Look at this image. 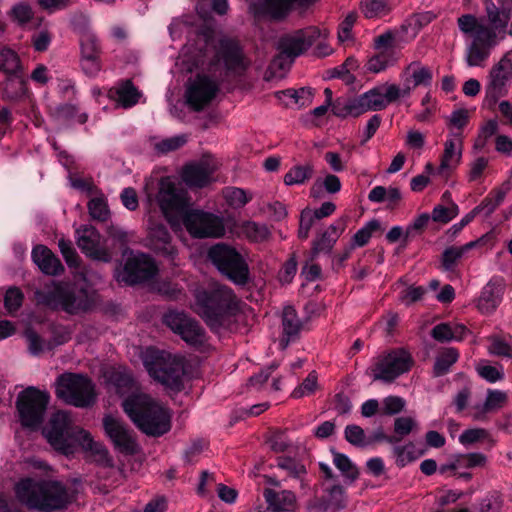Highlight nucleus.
<instances>
[{"instance_id": "nucleus-1", "label": "nucleus", "mask_w": 512, "mask_h": 512, "mask_svg": "<svg viewBox=\"0 0 512 512\" xmlns=\"http://www.w3.org/2000/svg\"><path fill=\"white\" fill-rule=\"evenodd\" d=\"M148 202L159 205L174 231H180L183 224L194 238L219 237L224 233L221 218L211 213L190 209L186 194H148Z\"/></svg>"}, {"instance_id": "nucleus-2", "label": "nucleus", "mask_w": 512, "mask_h": 512, "mask_svg": "<svg viewBox=\"0 0 512 512\" xmlns=\"http://www.w3.org/2000/svg\"><path fill=\"white\" fill-rule=\"evenodd\" d=\"M17 500L37 512H59L68 508L74 495L62 482L24 478L15 486Z\"/></svg>"}, {"instance_id": "nucleus-3", "label": "nucleus", "mask_w": 512, "mask_h": 512, "mask_svg": "<svg viewBox=\"0 0 512 512\" xmlns=\"http://www.w3.org/2000/svg\"><path fill=\"white\" fill-rule=\"evenodd\" d=\"M194 297L192 309L211 330L219 332L230 327L239 309V299L230 287L217 285L211 290L197 289Z\"/></svg>"}, {"instance_id": "nucleus-4", "label": "nucleus", "mask_w": 512, "mask_h": 512, "mask_svg": "<svg viewBox=\"0 0 512 512\" xmlns=\"http://www.w3.org/2000/svg\"><path fill=\"white\" fill-rule=\"evenodd\" d=\"M122 407L135 426L144 434L159 437L171 429V413L145 393L128 396Z\"/></svg>"}, {"instance_id": "nucleus-5", "label": "nucleus", "mask_w": 512, "mask_h": 512, "mask_svg": "<svg viewBox=\"0 0 512 512\" xmlns=\"http://www.w3.org/2000/svg\"><path fill=\"white\" fill-rule=\"evenodd\" d=\"M142 360L154 380L173 391L178 392L183 389L185 370L182 358L165 351L147 348L142 355Z\"/></svg>"}, {"instance_id": "nucleus-6", "label": "nucleus", "mask_w": 512, "mask_h": 512, "mask_svg": "<svg viewBox=\"0 0 512 512\" xmlns=\"http://www.w3.org/2000/svg\"><path fill=\"white\" fill-rule=\"evenodd\" d=\"M209 261L229 281L245 286L250 280V269L245 257L233 246L217 243L207 252Z\"/></svg>"}, {"instance_id": "nucleus-7", "label": "nucleus", "mask_w": 512, "mask_h": 512, "mask_svg": "<svg viewBox=\"0 0 512 512\" xmlns=\"http://www.w3.org/2000/svg\"><path fill=\"white\" fill-rule=\"evenodd\" d=\"M55 394L66 404L87 408L96 401L95 385L82 374L65 373L56 381Z\"/></svg>"}, {"instance_id": "nucleus-8", "label": "nucleus", "mask_w": 512, "mask_h": 512, "mask_svg": "<svg viewBox=\"0 0 512 512\" xmlns=\"http://www.w3.org/2000/svg\"><path fill=\"white\" fill-rule=\"evenodd\" d=\"M79 431L84 429L75 426L66 411L53 413L43 428V434L50 445L66 456L74 453V443L79 440Z\"/></svg>"}, {"instance_id": "nucleus-9", "label": "nucleus", "mask_w": 512, "mask_h": 512, "mask_svg": "<svg viewBox=\"0 0 512 512\" xmlns=\"http://www.w3.org/2000/svg\"><path fill=\"white\" fill-rule=\"evenodd\" d=\"M48 303L61 308L70 314L90 310L98 301V295L93 289L77 285L60 284L54 287L47 297Z\"/></svg>"}, {"instance_id": "nucleus-10", "label": "nucleus", "mask_w": 512, "mask_h": 512, "mask_svg": "<svg viewBox=\"0 0 512 512\" xmlns=\"http://www.w3.org/2000/svg\"><path fill=\"white\" fill-rule=\"evenodd\" d=\"M49 400L47 392L35 387L21 391L16 400L21 425L32 430L38 429L44 420Z\"/></svg>"}, {"instance_id": "nucleus-11", "label": "nucleus", "mask_w": 512, "mask_h": 512, "mask_svg": "<svg viewBox=\"0 0 512 512\" xmlns=\"http://www.w3.org/2000/svg\"><path fill=\"white\" fill-rule=\"evenodd\" d=\"M411 355L404 349H392L373 359L369 372L374 381L393 382L412 367Z\"/></svg>"}, {"instance_id": "nucleus-12", "label": "nucleus", "mask_w": 512, "mask_h": 512, "mask_svg": "<svg viewBox=\"0 0 512 512\" xmlns=\"http://www.w3.org/2000/svg\"><path fill=\"white\" fill-rule=\"evenodd\" d=\"M125 264L121 269L116 270V279L118 282L125 284H136L152 278L156 271L154 261L143 253H136L126 250Z\"/></svg>"}, {"instance_id": "nucleus-13", "label": "nucleus", "mask_w": 512, "mask_h": 512, "mask_svg": "<svg viewBox=\"0 0 512 512\" xmlns=\"http://www.w3.org/2000/svg\"><path fill=\"white\" fill-rule=\"evenodd\" d=\"M220 161L212 155H204L198 161L183 166L180 172L182 182L191 189H202L214 181V173L220 168Z\"/></svg>"}, {"instance_id": "nucleus-14", "label": "nucleus", "mask_w": 512, "mask_h": 512, "mask_svg": "<svg viewBox=\"0 0 512 512\" xmlns=\"http://www.w3.org/2000/svg\"><path fill=\"white\" fill-rule=\"evenodd\" d=\"M163 323L190 345L199 346L206 341L203 327L184 312L169 310L163 315Z\"/></svg>"}, {"instance_id": "nucleus-15", "label": "nucleus", "mask_w": 512, "mask_h": 512, "mask_svg": "<svg viewBox=\"0 0 512 512\" xmlns=\"http://www.w3.org/2000/svg\"><path fill=\"white\" fill-rule=\"evenodd\" d=\"M511 79L512 60L506 54L491 67L487 76L485 101L490 107L494 106L501 97L507 95Z\"/></svg>"}, {"instance_id": "nucleus-16", "label": "nucleus", "mask_w": 512, "mask_h": 512, "mask_svg": "<svg viewBox=\"0 0 512 512\" xmlns=\"http://www.w3.org/2000/svg\"><path fill=\"white\" fill-rule=\"evenodd\" d=\"M399 99V85L386 83L356 97L354 109H358V113L361 114L367 111H381Z\"/></svg>"}, {"instance_id": "nucleus-17", "label": "nucleus", "mask_w": 512, "mask_h": 512, "mask_svg": "<svg viewBox=\"0 0 512 512\" xmlns=\"http://www.w3.org/2000/svg\"><path fill=\"white\" fill-rule=\"evenodd\" d=\"M219 90L217 81L207 75L199 74L187 85L186 103L193 111H202L214 100Z\"/></svg>"}, {"instance_id": "nucleus-18", "label": "nucleus", "mask_w": 512, "mask_h": 512, "mask_svg": "<svg viewBox=\"0 0 512 512\" xmlns=\"http://www.w3.org/2000/svg\"><path fill=\"white\" fill-rule=\"evenodd\" d=\"M327 36L328 31L309 26L283 36L279 42V48L281 54L293 59L306 52L317 39L327 38Z\"/></svg>"}, {"instance_id": "nucleus-19", "label": "nucleus", "mask_w": 512, "mask_h": 512, "mask_svg": "<svg viewBox=\"0 0 512 512\" xmlns=\"http://www.w3.org/2000/svg\"><path fill=\"white\" fill-rule=\"evenodd\" d=\"M462 148V139L459 135L453 134L444 143L440 165L434 167L431 163H427L425 171L433 177H439L440 181L446 182L461 162Z\"/></svg>"}, {"instance_id": "nucleus-20", "label": "nucleus", "mask_w": 512, "mask_h": 512, "mask_svg": "<svg viewBox=\"0 0 512 512\" xmlns=\"http://www.w3.org/2000/svg\"><path fill=\"white\" fill-rule=\"evenodd\" d=\"M103 426L105 433L120 452L127 455L138 452L139 446L132 431L121 420L107 415L103 419Z\"/></svg>"}, {"instance_id": "nucleus-21", "label": "nucleus", "mask_w": 512, "mask_h": 512, "mask_svg": "<svg viewBox=\"0 0 512 512\" xmlns=\"http://www.w3.org/2000/svg\"><path fill=\"white\" fill-rule=\"evenodd\" d=\"M403 87L399 86L400 98H407L411 92L419 86H430L433 80V72L430 67L421 61H412L407 64L400 73Z\"/></svg>"}, {"instance_id": "nucleus-22", "label": "nucleus", "mask_w": 512, "mask_h": 512, "mask_svg": "<svg viewBox=\"0 0 512 512\" xmlns=\"http://www.w3.org/2000/svg\"><path fill=\"white\" fill-rule=\"evenodd\" d=\"M216 58L224 64L228 72L241 75L250 66L239 43L232 39H222L216 52Z\"/></svg>"}, {"instance_id": "nucleus-23", "label": "nucleus", "mask_w": 512, "mask_h": 512, "mask_svg": "<svg viewBox=\"0 0 512 512\" xmlns=\"http://www.w3.org/2000/svg\"><path fill=\"white\" fill-rule=\"evenodd\" d=\"M77 245L87 256L102 262L111 260L110 253L101 244V235L92 226L84 225L76 230Z\"/></svg>"}, {"instance_id": "nucleus-24", "label": "nucleus", "mask_w": 512, "mask_h": 512, "mask_svg": "<svg viewBox=\"0 0 512 512\" xmlns=\"http://www.w3.org/2000/svg\"><path fill=\"white\" fill-rule=\"evenodd\" d=\"M496 43V33L491 28H483L480 36H475L467 48L468 66H482L490 55V49Z\"/></svg>"}, {"instance_id": "nucleus-25", "label": "nucleus", "mask_w": 512, "mask_h": 512, "mask_svg": "<svg viewBox=\"0 0 512 512\" xmlns=\"http://www.w3.org/2000/svg\"><path fill=\"white\" fill-rule=\"evenodd\" d=\"M78 433H80V435L77 443L86 453V458L90 462H93L102 468L113 469L115 467L113 457L110 455L108 449L103 443L95 441L91 434L86 430L79 431Z\"/></svg>"}, {"instance_id": "nucleus-26", "label": "nucleus", "mask_w": 512, "mask_h": 512, "mask_svg": "<svg viewBox=\"0 0 512 512\" xmlns=\"http://www.w3.org/2000/svg\"><path fill=\"white\" fill-rule=\"evenodd\" d=\"M491 29L507 27L512 15V0H482Z\"/></svg>"}, {"instance_id": "nucleus-27", "label": "nucleus", "mask_w": 512, "mask_h": 512, "mask_svg": "<svg viewBox=\"0 0 512 512\" xmlns=\"http://www.w3.org/2000/svg\"><path fill=\"white\" fill-rule=\"evenodd\" d=\"M81 67L89 77H95L101 70L100 47L93 36H86L81 41Z\"/></svg>"}, {"instance_id": "nucleus-28", "label": "nucleus", "mask_w": 512, "mask_h": 512, "mask_svg": "<svg viewBox=\"0 0 512 512\" xmlns=\"http://www.w3.org/2000/svg\"><path fill=\"white\" fill-rule=\"evenodd\" d=\"M281 319L283 336L279 341V345L282 349H285L291 341L298 338L302 329V321L298 317L295 308L290 305L283 308Z\"/></svg>"}, {"instance_id": "nucleus-29", "label": "nucleus", "mask_w": 512, "mask_h": 512, "mask_svg": "<svg viewBox=\"0 0 512 512\" xmlns=\"http://www.w3.org/2000/svg\"><path fill=\"white\" fill-rule=\"evenodd\" d=\"M345 229V221L339 219L331 224L313 241L311 261L320 253H329Z\"/></svg>"}, {"instance_id": "nucleus-30", "label": "nucleus", "mask_w": 512, "mask_h": 512, "mask_svg": "<svg viewBox=\"0 0 512 512\" xmlns=\"http://www.w3.org/2000/svg\"><path fill=\"white\" fill-rule=\"evenodd\" d=\"M32 259L44 274L58 275L64 270L60 260L44 245L32 250Z\"/></svg>"}, {"instance_id": "nucleus-31", "label": "nucleus", "mask_w": 512, "mask_h": 512, "mask_svg": "<svg viewBox=\"0 0 512 512\" xmlns=\"http://www.w3.org/2000/svg\"><path fill=\"white\" fill-rule=\"evenodd\" d=\"M263 496L268 504V510L271 512L292 511L296 502L294 493L289 490L276 492L266 488L263 492Z\"/></svg>"}, {"instance_id": "nucleus-32", "label": "nucleus", "mask_w": 512, "mask_h": 512, "mask_svg": "<svg viewBox=\"0 0 512 512\" xmlns=\"http://www.w3.org/2000/svg\"><path fill=\"white\" fill-rule=\"evenodd\" d=\"M346 507V497L343 487L333 485L325 489V495L317 505L318 512H336Z\"/></svg>"}, {"instance_id": "nucleus-33", "label": "nucleus", "mask_w": 512, "mask_h": 512, "mask_svg": "<svg viewBox=\"0 0 512 512\" xmlns=\"http://www.w3.org/2000/svg\"><path fill=\"white\" fill-rule=\"evenodd\" d=\"M109 95L116 97L124 108H129L138 103L141 93L129 79L120 81L117 86L110 89Z\"/></svg>"}, {"instance_id": "nucleus-34", "label": "nucleus", "mask_w": 512, "mask_h": 512, "mask_svg": "<svg viewBox=\"0 0 512 512\" xmlns=\"http://www.w3.org/2000/svg\"><path fill=\"white\" fill-rule=\"evenodd\" d=\"M26 81L21 71L6 75L2 82V99L7 101H16L26 94Z\"/></svg>"}, {"instance_id": "nucleus-35", "label": "nucleus", "mask_w": 512, "mask_h": 512, "mask_svg": "<svg viewBox=\"0 0 512 512\" xmlns=\"http://www.w3.org/2000/svg\"><path fill=\"white\" fill-rule=\"evenodd\" d=\"M398 61L396 52H379L375 51L374 54L367 58L364 65L366 72L372 74H379L386 71L388 68L394 66Z\"/></svg>"}, {"instance_id": "nucleus-36", "label": "nucleus", "mask_w": 512, "mask_h": 512, "mask_svg": "<svg viewBox=\"0 0 512 512\" xmlns=\"http://www.w3.org/2000/svg\"><path fill=\"white\" fill-rule=\"evenodd\" d=\"M487 236L478 240L471 241L462 246H451L444 250L442 254V266L444 270L451 271L457 265L458 261L472 248L482 243Z\"/></svg>"}, {"instance_id": "nucleus-37", "label": "nucleus", "mask_w": 512, "mask_h": 512, "mask_svg": "<svg viewBox=\"0 0 512 512\" xmlns=\"http://www.w3.org/2000/svg\"><path fill=\"white\" fill-rule=\"evenodd\" d=\"M149 234L155 249L160 250L171 258L174 257L176 250L170 244L171 237L165 226L161 224L155 225L150 228Z\"/></svg>"}, {"instance_id": "nucleus-38", "label": "nucleus", "mask_w": 512, "mask_h": 512, "mask_svg": "<svg viewBox=\"0 0 512 512\" xmlns=\"http://www.w3.org/2000/svg\"><path fill=\"white\" fill-rule=\"evenodd\" d=\"M109 381L115 386L120 394L132 392L131 395L139 393L136 382L132 375L124 368L114 369L109 376Z\"/></svg>"}, {"instance_id": "nucleus-39", "label": "nucleus", "mask_w": 512, "mask_h": 512, "mask_svg": "<svg viewBox=\"0 0 512 512\" xmlns=\"http://www.w3.org/2000/svg\"><path fill=\"white\" fill-rule=\"evenodd\" d=\"M501 302V290L493 285L484 287L479 300L478 309L482 313H492Z\"/></svg>"}, {"instance_id": "nucleus-40", "label": "nucleus", "mask_w": 512, "mask_h": 512, "mask_svg": "<svg viewBox=\"0 0 512 512\" xmlns=\"http://www.w3.org/2000/svg\"><path fill=\"white\" fill-rule=\"evenodd\" d=\"M382 224L377 219H372L368 221L362 228H360L352 237L351 241V249L354 247H363L366 245L370 238L376 234H381L383 232Z\"/></svg>"}, {"instance_id": "nucleus-41", "label": "nucleus", "mask_w": 512, "mask_h": 512, "mask_svg": "<svg viewBox=\"0 0 512 512\" xmlns=\"http://www.w3.org/2000/svg\"><path fill=\"white\" fill-rule=\"evenodd\" d=\"M276 96L282 100L283 97L289 98L291 101L286 105L295 104L298 108L309 106L312 103L313 92L311 88L302 87L298 90L287 89L276 93Z\"/></svg>"}, {"instance_id": "nucleus-42", "label": "nucleus", "mask_w": 512, "mask_h": 512, "mask_svg": "<svg viewBox=\"0 0 512 512\" xmlns=\"http://www.w3.org/2000/svg\"><path fill=\"white\" fill-rule=\"evenodd\" d=\"M314 174V167L310 163L293 166L285 175L284 183L287 186L303 184L310 180Z\"/></svg>"}, {"instance_id": "nucleus-43", "label": "nucleus", "mask_w": 512, "mask_h": 512, "mask_svg": "<svg viewBox=\"0 0 512 512\" xmlns=\"http://www.w3.org/2000/svg\"><path fill=\"white\" fill-rule=\"evenodd\" d=\"M241 233L249 241L255 243H262L267 241L271 233L268 227L264 224H259L253 221H247L241 226Z\"/></svg>"}, {"instance_id": "nucleus-44", "label": "nucleus", "mask_w": 512, "mask_h": 512, "mask_svg": "<svg viewBox=\"0 0 512 512\" xmlns=\"http://www.w3.org/2000/svg\"><path fill=\"white\" fill-rule=\"evenodd\" d=\"M277 467L284 470L289 477L298 479L301 482H303L304 476L307 474L305 466L301 462L290 457H278Z\"/></svg>"}, {"instance_id": "nucleus-45", "label": "nucleus", "mask_w": 512, "mask_h": 512, "mask_svg": "<svg viewBox=\"0 0 512 512\" xmlns=\"http://www.w3.org/2000/svg\"><path fill=\"white\" fill-rule=\"evenodd\" d=\"M392 452L395 457V462L399 467H404L415 461L422 454L417 452L415 445L412 442L405 445L394 446Z\"/></svg>"}, {"instance_id": "nucleus-46", "label": "nucleus", "mask_w": 512, "mask_h": 512, "mask_svg": "<svg viewBox=\"0 0 512 512\" xmlns=\"http://www.w3.org/2000/svg\"><path fill=\"white\" fill-rule=\"evenodd\" d=\"M458 351L454 348L445 349L436 359L433 372L435 376H442L446 374L450 367L458 359Z\"/></svg>"}, {"instance_id": "nucleus-47", "label": "nucleus", "mask_w": 512, "mask_h": 512, "mask_svg": "<svg viewBox=\"0 0 512 512\" xmlns=\"http://www.w3.org/2000/svg\"><path fill=\"white\" fill-rule=\"evenodd\" d=\"M267 444L275 453H283L292 447V441L287 435L286 430H273L267 438Z\"/></svg>"}, {"instance_id": "nucleus-48", "label": "nucleus", "mask_w": 512, "mask_h": 512, "mask_svg": "<svg viewBox=\"0 0 512 512\" xmlns=\"http://www.w3.org/2000/svg\"><path fill=\"white\" fill-rule=\"evenodd\" d=\"M459 30L465 35L480 36L483 28H489L480 23L473 14H463L457 19Z\"/></svg>"}, {"instance_id": "nucleus-49", "label": "nucleus", "mask_w": 512, "mask_h": 512, "mask_svg": "<svg viewBox=\"0 0 512 512\" xmlns=\"http://www.w3.org/2000/svg\"><path fill=\"white\" fill-rule=\"evenodd\" d=\"M360 9L366 18H379L389 12L386 0H363L360 3Z\"/></svg>"}, {"instance_id": "nucleus-50", "label": "nucleus", "mask_w": 512, "mask_h": 512, "mask_svg": "<svg viewBox=\"0 0 512 512\" xmlns=\"http://www.w3.org/2000/svg\"><path fill=\"white\" fill-rule=\"evenodd\" d=\"M333 463L350 482L357 479L358 469L345 454L333 452Z\"/></svg>"}, {"instance_id": "nucleus-51", "label": "nucleus", "mask_w": 512, "mask_h": 512, "mask_svg": "<svg viewBox=\"0 0 512 512\" xmlns=\"http://www.w3.org/2000/svg\"><path fill=\"white\" fill-rule=\"evenodd\" d=\"M89 214L92 219L105 222L110 218V210L104 197L98 196L88 203Z\"/></svg>"}, {"instance_id": "nucleus-52", "label": "nucleus", "mask_w": 512, "mask_h": 512, "mask_svg": "<svg viewBox=\"0 0 512 512\" xmlns=\"http://www.w3.org/2000/svg\"><path fill=\"white\" fill-rule=\"evenodd\" d=\"M0 70L6 75L21 71L19 57L11 49L0 50Z\"/></svg>"}, {"instance_id": "nucleus-53", "label": "nucleus", "mask_w": 512, "mask_h": 512, "mask_svg": "<svg viewBox=\"0 0 512 512\" xmlns=\"http://www.w3.org/2000/svg\"><path fill=\"white\" fill-rule=\"evenodd\" d=\"M507 400L508 395L506 392L489 389L487 391V396L483 404L482 411L487 413L499 410L506 405Z\"/></svg>"}, {"instance_id": "nucleus-54", "label": "nucleus", "mask_w": 512, "mask_h": 512, "mask_svg": "<svg viewBox=\"0 0 512 512\" xmlns=\"http://www.w3.org/2000/svg\"><path fill=\"white\" fill-rule=\"evenodd\" d=\"M478 375L490 383H495L504 378V371L501 365H489L486 360L480 361L476 366Z\"/></svg>"}, {"instance_id": "nucleus-55", "label": "nucleus", "mask_w": 512, "mask_h": 512, "mask_svg": "<svg viewBox=\"0 0 512 512\" xmlns=\"http://www.w3.org/2000/svg\"><path fill=\"white\" fill-rule=\"evenodd\" d=\"M154 184H157L158 192H177L175 179L171 176H159L158 172H153L146 183V192L154 189Z\"/></svg>"}, {"instance_id": "nucleus-56", "label": "nucleus", "mask_w": 512, "mask_h": 512, "mask_svg": "<svg viewBox=\"0 0 512 512\" xmlns=\"http://www.w3.org/2000/svg\"><path fill=\"white\" fill-rule=\"evenodd\" d=\"M503 504L504 500L501 492L492 491L480 501L478 512H501Z\"/></svg>"}, {"instance_id": "nucleus-57", "label": "nucleus", "mask_w": 512, "mask_h": 512, "mask_svg": "<svg viewBox=\"0 0 512 512\" xmlns=\"http://www.w3.org/2000/svg\"><path fill=\"white\" fill-rule=\"evenodd\" d=\"M186 142V135H177L162 139L154 145V148L159 154H167L180 149L186 144Z\"/></svg>"}, {"instance_id": "nucleus-58", "label": "nucleus", "mask_w": 512, "mask_h": 512, "mask_svg": "<svg viewBox=\"0 0 512 512\" xmlns=\"http://www.w3.org/2000/svg\"><path fill=\"white\" fill-rule=\"evenodd\" d=\"M459 468H475V467H484L487 464V457L483 453L474 452L468 454H458L456 455Z\"/></svg>"}, {"instance_id": "nucleus-59", "label": "nucleus", "mask_w": 512, "mask_h": 512, "mask_svg": "<svg viewBox=\"0 0 512 512\" xmlns=\"http://www.w3.org/2000/svg\"><path fill=\"white\" fill-rule=\"evenodd\" d=\"M418 428L417 421L411 416L397 417L394 421V432L399 440Z\"/></svg>"}, {"instance_id": "nucleus-60", "label": "nucleus", "mask_w": 512, "mask_h": 512, "mask_svg": "<svg viewBox=\"0 0 512 512\" xmlns=\"http://www.w3.org/2000/svg\"><path fill=\"white\" fill-rule=\"evenodd\" d=\"M458 214V207L455 204H450L448 206L439 204L434 207L432 211V219L435 222L440 223H448Z\"/></svg>"}, {"instance_id": "nucleus-61", "label": "nucleus", "mask_w": 512, "mask_h": 512, "mask_svg": "<svg viewBox=\"0 0 512 512\" xmlns=\"http://www.w3.org/2000/svg\"><path fill=\"white\" fill-rule=\"evenodd\" d=\"M345 439L352 445L364 447L370 444L366 439L364 430L358 425H348L344 431Z\"/></svg>"}, {"instance_id": "nucleus-62", "label": "nucleus", "mask_w": 512, "mask_h": 512, "mask_svg": "<svg viewBox=\"0 0 512 512\" xmlns=\"http://www.w3.org/2000/svg\"><path fill=\"white\" fill-rule=\"evenodd\" d=\"M487 439H490V434L483 428L467 429L459 436V442L464 446L472 445Z\"/></svg>"}, {"instance_id": "nucleus-63", "label": "nucleus", "mask_w": 512, "mask_h": 512, "mask_svg": "<svg viewBox=\"0 0 512 512\" xmlns=\"http://www.w3.org/2000/svg\"><path fill=\"white\" fill-rule=\"evenodd\" d=\"M395 33L386 31L373 39V48L379 52H395Z\"/></svg>"}, {"instance_id": "nucleus-64", "label": "nucleus", "mask_w": 512, "mask_h": 512, "mask_svg": "<svg viewBox=\"0 0 512 512\" xmlns=\"http://www.w3.org/2000/svg\"><path fill=\"white\" fill-rule=\"evenodd\" d=\"M430 218L432 217L428 213H422L411 224H409L405 230L404 242L407 243L410 238L420 234L427 226Z\"/></svg>"}]
</instances>
